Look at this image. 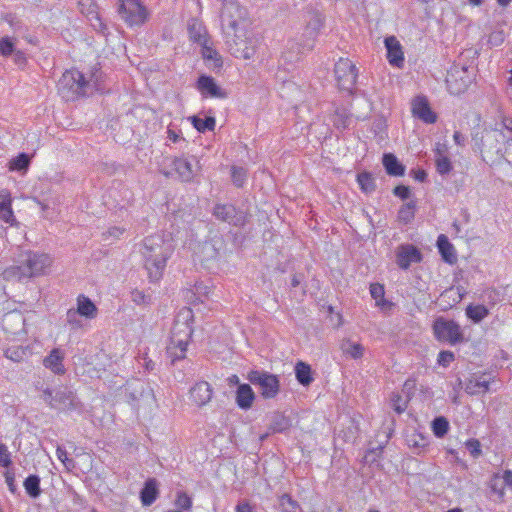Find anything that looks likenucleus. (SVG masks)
Masks as SVG:
<instances>
[{
  "label": "nucleus",
  "instance_id": "obj_1",
  "mask_svg": "<svg viewBox=\"0 0 512 512\" xmlns=\"http://www.w3.org/2000/svg\"><path fill=\"white\" fill-rule=\"evenodd\" d=\"M247 12L236 3L225 4L222 10V25L226 30L227 43L237 58L251 59L258 45V38L251 29Z\"/></svg>",
  "mask_w": 512,
  "mask_h": 512
},
{
  "label": "nucleus",
  "instance_id": "obj_2",
  "mask_svg": "<svg viewBox=\"0 0 512 512\" xmlns=\"http://www.w3.org/2000/svg\"><path fill=\"white\" fill-rule=\"evenodd\" d=\"M482 159L493 165L512 151V118L499 116L493 127L486 128L477 141Z\"/></svg>",
  "mask_w": 512,
  "mask_h": 512
},
{
  "label": "nucleus",
  "instance_id": "obj_3",
  "mask_svg": "<svg viewBox=\"0 0 512 512\" xmlns=\"http://www.w3.org/2000/svg\"><path fill=\"white\" fill-rule=\"evenodd\" d=\"M143 255L145 267L151 280H158L166 266V261L173 251V239L170 234L157 233L144 240Z\"/></svg>",
  "mask_w": 512,
  "mask_h": 512
},
{
  "label": "nucleus",
  "instance_id": "obj_4",
  "mask_svg": "<svg viewBox=\"0 0 512 512\" xmlns=\"http://www.w3.org/2000/svg\"><path fill=\"white\" fill-rule=\"evenodd\" d=\"M194 315L190 308L179 311L171 330L167 355L172 362L184 359L193 334Z\"/></svg>",
  "mask_w": 512,
  "mask_h": 512
},
{
  "label": "nucleus",
  "instance_id": "obj_5",
  "mask_svg": "<svg viewBox=\"0 0 512 512\" xmlns=\"http://www.w3.org/2000/svg\"><path fill=\"white\" fill-rule=\"evenodd\" d=\"M53 263L50 255L46 253L27 252L24 266H11L6 268L3 273V279L10 280L14 277H35L43 275Z\"/></svg>",
  "mask_w": 512,
  "mask_h": 512
},
{
  "label": "nucleus",
  "instance_id": "obj_6",
  "mask_svg": "<svg viewBox=\"0 0 512 512\" xmlns=\"http://www.w3.org/2000/svg\"><path fill=\"white\" fill-rule=\"evenodd\" d=\"M474 70L465 65L453 64L448 70L445 78L447 90L452 95L465 93L475 81Z\"/></svg>",
  "mask_w": 512,
  "mask_h": 512
},
{
  "label": "nucleus",
  "instance_id": "obj_7",
  "mask_svg": "<svg viewBox=\"0 0 512 512\" xmlns=\"http://www.w3.org/2000/svg\"><path fill=\"white\" fill-rule=\"evenodd\" d=\"M88 86V81L77 69L66 70L58 83V91L66 101H73L83 96Z\"/></svg>",
  "mask_w": 512,
  "mask_h": 512
},
{
  "label": "nucleus",
  "instance_id": "obj_8",
  "mask_svg": "<svg viewBox=\"0 0 512 512\" xmlns=\"http://www.w3.org/2000/svg\"><path fill=\"white\" fill-rule=\"evenodd\" d=\"M247 379L259 387L260 394L264 399H273L280 392V379L275 374L252 370L248 373Z\"/></svg>",
  "mask_w": 512,
  "mask_h": 512
},
{
  "label": "nucleus",
  "instance_id": "obj_9",
  "mask_svg": "<svg viewBox=\"0 0 512 512\" xmlns=\"http://www.w3.org/2000/svg\"><path fill=\"white\" fill-rule=\"evenodd\" d=\"M119 2V14L130 27L141 26L148 20V10L140 0H119Z\"/></svg>",
  "mask_w": 512,
  "mask_h": 512
},
{
  "label": "nucleus",
  "instance_id": "obj_10",
  "mask_svg": "<svg viewBox=\"0 0 512 512\" xmlns=\"http://www.w3.org/2000/svg\"><path fill=\"white\" fill-rule=\"evenodd\" d=\"M337 85L341 90L352 92L357 81V68L348 58H340L334 68Z\"/></svg>",
  "mask_w": 512,
  "mask_h": 512
},
{
  "label": "nucleus",
  "instance_id": "obj_11",
  "mask_svg": "<svg viewBox=\"0 0 512 512\" xmlns=\"http://www.w3.org/2000/svg\"><path fill=\"white\" fill-rule=\"evenodd\" d=\"M434 336L437 340L456 344L462 340L460 326L454 321L438 318L433 324Z\"/></svg>",
  "mask_w": 512,
  "mask_h": 512
},
{
  "label": "nucleus",
  "instance_id": "obj_12",
  "mask_svg": "<svg viewBox=\"0 0 512 512\" xmlns=\"http://www.w3.org/2000/svg\"><path fill=\"white\" fill-rule=\"evenodd\" d=\"M213 397V389L206 381H199L189 390V400L198 408L206 406Z\"/></svg>",
  "mask_w": 512,
  "mask_h": 512
},
{
  "label": "nucleus",
  "instance_id": "obj_13",
  "mask_svg": "<svg viewBox=\"0 0 512 512\" xmlns=\"http://www.w3.org/2000/svg\"><path fill=\"white\" fill-rule=\"evenodd\" d=\"M411 112L413 117L426 124H433L437 120L436 113L432 111L428 99L424 96H417L412 100Z\"/></svg>",
  "mask_w": 512,
  "mask_h": 512
},
{
  "label": "nucleus",
  "instance_id": "obj_14",
  "mask_svg": "<svg viewBox=\"0 0 512 512\" xmlns=\"http://www.w3.org/2000/svg\"><path fill=\"white\" fill-rule=\"evenodd\" d=\"M2 328L10 335H26L25 318L21 312L11 311L2 318Z\"/></svg>",
  "mask_w": 512,
  "mask_h": 512
},
{
  "label": "nucleus",
  "instance_id": "obj_15",
  "mask_svg": "<svg viewBox=\"0 0 512 512\" xmlns=\"http://www.w3.org/2000/svg\"><path fill=\"white\" fill-rule=\"evenodd\" d=\"M422 260L420 251L411 244L400 245L396 252V262L401 269H408L412 263Z\"/></svg>",
  "mask_w": 512,
  "mask_h": 512
},
{
  "label": "nucleus",
  "instance_id": "obj_16",
  "mask_svg": "<svg viewBox=\"0 0 512 512\" xmlns=\"http://www.w3.org/2000/svg\"><path fill=\"white\" fill-rule=\"evenodd\" d=\"M387 49V59L390 65L402 68L404 65V52L402 45L395 36H389L384 41Z\"/></svg>",
  "mask_w": 512,
  "mask_h": 512
},
{
  "label": "nucleus",
  "instance_id": "obj_17",
  "mask_svg": "<svg viewBox=\"0 0 512 512\" xmlns=\"http://www.w3.org/2000/svg\"><path fill=\"white\" fill-rule=\"evenodd\" d=\"M13 198L7 189L0 190V219L12 227L18 226V222L12 208Z\"/></svg>",
  "mask_w": 512,
  "mask_h": 512
},
{
  "label": "nucleus",
  "instance_id": "obj_18",
  "mask_svg": "<svg viewBox=\"0 0 512 512\" xmlns=\"http://www.w3.org/2000/svg\"><path fill=\"white\" fill-rule=\"evenodd\" d=\"M197 89L202 95L215 97V98H225L226 93L223 92L220 87L217 85L216 81L211 76L202 75L198 78L197 81Z\"/></svg>",
  "mask_w": 512,
  "mask_h": 512
},
{
  "label": "nucleus",
  "instance_id": "obj_19",
  "mask_svg": "<svg viewBox=\"0 0 512 512\" xmlns=\"http://www.w3.org/2000/svg\"><path fill=\"white\" fill-rule=\"evenodd\" d=\"M77 310L76 312L69 310L67 316L70 318L76 313L87 319H94L97 316L98 309L91 299L84 294L78 295L77 299Z\"/></svg>",
  "mask_w": 512,
  "mask_h": 512
},
{
  "label": "nucleus",
  "instance_id": "obj_20",
  "mask_svg": "<svg viewBox=\"0 0 512 512\" xmlns=\"http://www.w3.org/2000/svg\"><path fill=\"white\" fill-rule=\"evenodd\" d=\"M64 353L59 348L51 350L48 356L43 359V365L51 372L57 375H63L65 373V367L63 364Z\"/></svg>",
  "mask_w": 512,
  "mask_h": 512
},
{
  "label": "nucleus",
  "instance_id": "obj_21",
  "mask_svg": "<svg viewBox=\"0 0 512 512\" xmlns=\"http://www.w3.org/2000/svg\"><path fill=\"white\" fill-rule=\"evenodd\" d=\"M446 154V145L437 144L435 149V165L436 171L442 176L449 174L453 169L452 162Z\"/></svg>",
  "mask_w": 512,
  "mask_h": 512
},
{
  "label": "nucleus",
  "instance_id": "obj_22",
  "mask_svg": "<svg viewBox=\"0 0 512 512\" xmlns=\"http://www.w3.org/2000/svg\"><path fill=\"white\" fill-rule=\"evenodd\" d=\"M371 297L375 300V305L383 312L390 311L394 304L385 298L384 285L380 283H372L370 285Z\"/></svg>",
  "mask_w": 512,
  "mask_h": 512
},
{
  "label": "nucleus",
  "instance_id": "obj_23",
  "mask_svg": "<svg viewBox=\"0 0 512 512\" xmlns=\"http://www.w3.org/2000/svg\"><path fill=\"white\" fill-rule=\"evenodd\" d=\"M159 495L158 482L155 478H149L140 492V500L143 506H151Z\"/></svg>",
  "mask_w": 512,
  "mask_h": 512
},
{
  "label": "nucleus",
  "instance_id": "obj_24",
  "mask_svg": "<svg viewBox=\"0 0 512 512\" xmlns=\"http://www.w3.org/2000/svg\"><path fill=\"white\" fill-rule=\"evenodd\" d=\"M382 164L386 173L390 176L401 177L405 174V166L393 153H384Z\"/></svg>",
  "mask_w": 512,
  "mask_h": 512
},
{
  "label": "nucleus",
  "instance_id": "obj_25",
  "mask_svg": "<svg viewBox=\"0 0 512 512\" xmlns=\"http://www.w3.org/2000/svg\"><path fill=\"white\" fill-rule=\"evenodd\" d=\"M437 247L442 256V259L449 264H455L457 262V254L454 246L449 242L446 235L441 234L437 239Z\"/></svg>",
  "mask_w": 512,
  "mask_h": 512
},
{
  "label": "nucleus",
  "instance_id": "obj_26",
  "mask_svg": "<svg viewBox=\"0 0 512 512\" xmlns=\"http://www.w3.org/2000/svg\"><path fill=\"white\" fill-rule=\"evenodd\" d=\"M255 400V393L248 384H241L236 391V403L241 409L251 408Z\"/></svg>",
  "mask_w": 512,
  "mask_h": 512
},
{
  "label": "nucleus",
  "instance_id": "obj_27",
  "mask_svg": "<svg viewBox=\"0 0 512 512\" xmlns=\"http://www.w3.org/2000/svg\"><path fill=\"white\" fill-rule=\"evenodd\" d=\"M188 34L191 41L198 43L199 45L209 42L207 30L202 22L198 20H192L188 25Z\"/></svg>",
  "mask_w": 512,
  "mask_h": 512
},
{
  "label": "nucleus",
  "instance_id": "obj_28",
  "mask_svg": "<svg viewBox=\"0 0 512 512\" xmlns=\"http://www.w3.org/2000/svg\"><path fill=\"white\" fill-rule=\"evenodd\" d=\"M209 42H205L204 44L200 45L202 47L201 54L204 60L211 61L209 64L214 69H220L223 66L222 57L217 52L216 49H214Z\"/></svg>",
  "mask_w": 512,
  "mask_h": 512
},
{
  "label": "nucleus",
  "instance_id": "obj_29",
  "mask_svg": "<svg viewBox=\"0 0 512 512\" xmlns=\"http://www.w3.org/2000/svg\"><path fill=\"white\" fill-rule=\"evenodd\" d=\"M295 375L297 381L303 386H308L313 381L311 367L305 362L299 361L296 363Z\"/></svg>",
  "mask_w": 512,
  "mask_h": 512
},
{
  "label": "nucleus",
  "instance_id": "obj_30",
  "mask_svg": "<svg viewBox=\"0 0 512 512\" xmlns=\"http://www.w3.org/2000/svg\"><path fill=\"white\" fill-rule=\"evenodd\" d=\"M191 123L193 127L201 133H204L205 131H213L216 126V120L212 116L205 118L193 116L191 117Z\"/></svg>",
  "mask_w": 512,
  "mask_h": 512
},
{
  "label": "nucleus",
  "instance_id": "obj_31",
  "mask_svg": "<svg viewBox=\"0 0 512 512\" xmlns=\"http://www.w3.org/2000/svg\"><path fill=\"white\" fill-rule=\"evenodd\" d=\"M357 183L362 190V192L368 194L372 193L375 188V180L371 173L369 172H361L357 175Z\"/></svg>",
  "mask_w": 512,
  "mask_h": 512
},
{
  "label": "nucleus",
  "instance_id": "obj_32",
  "mask_svg": "<svg viewBox=\"0 0 512 512\" xmlns=\"http://www.w3.org/2000/svg\"><path fill=\"white\" fill-rule=\"evenodd\" d=\"M489 314V310L484 305H469L466 308V315L473 322L478 323Z\"/></svg>",
  "mask_w": 512,
  "mask_h": 512
},
{
  "label": "nucleus",
  "instance_id": "obj_33",
  "mask_svg": "<svg viewBox=\"0 0 512 512\" xmlns=\"http://www.w3.org/2000/svg\"><path fill=\"white\" fill-rule=\"evenodd\" d=\"M23 485H24L26 493L29 496L36 498L40 495V493H41L40 478L37 475H29L25 479Z\"/></svg>",
  "mask_w": 512,
  "mask_h": 512
},
{
  "label": "nucleus",
  "instance_id": "obj_34",
  "mask_svg": "<svg viewBox=\"0 0 512 512\" xmlns=\"http://www.w3.org/2000/svg\"><path fill=\"white\" fill-rule=\"evenodd\" d=\"M30 158L26 153H20L15 158L11 159L8 165L10 171L26 170L29 167Z\"/></svg>",
  "mask_w": 512,
  "mask_h": 512
},
{
  "label": "nucleus",
  "instance_id": "obj_35",
  "mask_svg": "<svg viewBox=\"0 0 512 512\" xmlns=\"http://www.w3.org/2000/svg\"><path fill=\"white\" fill-rule=\"evenodd\" d=\"M449 430V422L445 417H437L432 422V431L438 438H442Z\"/></svg>",
  "mask_w": 512,
  "mask_h": 512
},
{
  "label": "nucleus",
  "instance_id": "obj_36",
  "mask_svg": "<svg viewBox=\"0 0 512 512\" xmlns=\"http://www.w3.org/2000/svg\"><path fill=\"white\" fill-rule=\"evenodd\" d=\"M27 353L28 348L22 346L9 347L5 350V356L14 362L22 361L27 356Z\"/></svg>",
  "mask_w": 512,
  "mask_h": 512
},
{
  "label": "nucleus",
  "instance_id": "obj_37",
  "mask_svg": "<svg viewBox=\"0 0 512 512\" xmlns=\"http://www.w3.org/2000/svg\"><path fill=\"white\" fill-rule=\"evenodd\" d=\"M78 6L81 13L87 16H92L100 22V19L97 14V6L93 0H78Z\"/></svg>",
  "mask_w": 512,
  "mask_h": 512
},
{
  "label": "nucleus",
  "instance_id": "obj_38",
  "mask_svg": "<svg viewBox=\"0 0 512 512\" xmlns=\"http://www.w3.org/2000/svg\"><path fill=\"white\" fill-rule=\"evenodd\" d=\"M235 212L232 205L218 204L214 208V215L223 221H229Z\"/></svg>",
  "mask_w": 512,
  "mask_h": 512
},
{
  "label": "nucleus",
  "instance_id": "obj_39",
  "mask_svg": "<svg viewBox=\"0 0 512 512\" xmlns=\"http://www.w3.org/2000/svg\"><path fill=\"white\" fill-rule=\"evenodd\" d=\"M174 167L176 171L179 173L182 180L190 179L192 175V170L190 164L183 159H176L174 161Z\"/></svg>",
  "mask_w": 512,
  "mask_h": 512
},
{
  "label": "nucleus",
  "instance_id": "obj_40",
  "mask_svg": "<svg viewBox=\"0 0 512 512\" xmlns=\"http://www.w3.org/2000/svg\"><path fill=\"white\" fill-rule=\"evenodd\" d=\"M280 506L283 512H299L300 507L296 501H294L288 494H284L280 497Z\"/></svg>",
  "mask_w": 512,
  "mask_h": 512
},
{
  "label": "nucleus",
  "instance_id": "obj_41",
  "mask_svg": "<svg viewBox=\"0 0 512 512\" xmlns=\"http://www.w3.org/2000/svg\"><path fill=\"white\" fill-rule=\"evenodd\" d=\"M247 176V171L242 167L233 166L231 168V177L237 187H242Z\"/></svg>",
  "mask_w": 512,
  "mask_h": 512
},
{
  "label": "nucleus",
  "instance_id": "obj_42",
  "mask_svg": "<svg viewBox=\"0 0 512 512\" xmlns=\"http://www.w3.org/2000/svg\"><path fill=\"white\" fill-rule=\"evenodd\" d=\"M414 212L415 204L407 203L399 210L398 217L401 221L408 223L414 218Z\"/></svg>",
  "mask_w": 512,
  "mask_h": 512
},
{
  "label": "nucleus",
  "instance_id": "obj_43",
  "mask_svg": "<svg viewBox=\"0 0 512 512\" xmlns=\"http://www.w3.org/2000/svg\"><path fill=\"white\" fill-rule=\"evenodd\" d=\"M175 505L182 510H190L192 508V499L185 492H179L177 494Z\"/></svg>",
  "mask_w": 512,
  "mask_h": 512
},
{
  "label": "nucleus",
  "instance_id": "obj_44",
  "mask_svg": "<svg viewBox=\"0 0 512 512\" xmlns=\"http://www.w3.org/2000/svg\"><path fill=\"white\" fill-rule=\"evenodd\" d=\"M465 446L473 458H478L482 453L481 443L476 438H470V439L466 440Z\"/></svg>",
  "mask_w": 512,
  "mask_h": 512
},
{
  "label": "nucleus",
  "instance_id": "obj_45",
  "mask_svg": "<svg viewBox=\"0 0 512 512\" xmlns=\"http://www.w3.org/2000/svg\"><path fill=\"white\" fill-rule=\"evenodd\" d=\"M343 351L353 359H359L363 356V347L359 343H349L348 347L343 346Z\"/></svg>",
  "mask_w": 512,
  "mask_h": 512
},
{
  "label": "nucleus",
  "instance_id": "obj_46",
  "mask_svg": "<svg viewBox=\"0 0 512 512\" xmlns=\"http://www.w3.org/2000/svg\"><path fill=\"white\" fill-rule=\"evenodd\" d=\"M14 50V44L9 37H3L0 39V54L7 57L12 54Z\"/></svg>",
  "mask_w": 512,
  "mask_h": 512
},
{
  "label": "nucleus",
  "instance_id": "obj_47",
  "mask_svg": "<svg viewBox=\"0 0 512 512\" xmlns=\"http://www.w3.org/2000/svg\"><path fill=\"white\" fill-rule=\"evenodd\" d=\"M454 359H455V357H454L453 352L445 350V351H441L438 354L437 363L441 366L447 367L454 361Z\"/></svg>",
  "mask_w": 512,
  "mask_h": 512
},
{
  "label": "nucleus",
  "instance_id": "obj_48",
  "mask_svg": "<svg viewBox=\"0 0 512 512\" xmlns=\"http://www.w3.org/2000/svg\"><path fill=\"white\" fill-rule=\"evenodd\" d=\"M11 463V455L7 446L0 442V466L8 467L11 465Z\"/></svg>",
  "mask_w": 512,
  "mask_h": 512
},
{
  "label": "nucleus",
  "instance_id": "obj_49",
  "mask_svg": "<svg viewBox=\"0 0 512 512\" xmlns=\"http://www.w3.org/2000/svg\"><path fill=\"white\" fill-rule=\"evenodd\" d=\"M394 410L400 414L405 411L406 404L402 401V397L399 394H395L391 398Z\"/></svg>",
  "mask_w": 512,
  "mask_h": 512
},
{
  "label": "nucleus",
  "instance_id": "obj_50",
  "mask_svg": "<svg viewBox=\"0 0 512 512\" xmlns=\"http://www.w3.org/2000/svg\"><path fill=\"white\" fill-rule=\"evenodd\" d=\"M348 122H349L348 116H346L344 114H339V113L335 114V117L333 120V124L335 127L344 129L348 126Z\"/></svg>",
  "mask_w": 512,
  "mask_h": 512
},
{
  "label": "nucleus",
  "instance_id": "obj_51",
  "mask_svg": "<svg viewBox=\"0 0 512 512\" xmlns=\"http://www.w3.org/2000/svg\"><path fill=\"white\" fill-rule=\"evenodd\" d=\"M393 193L402 200H405L410 196V189L408 186L398 185L394 188Z\"/></svg>",
  "mask_w": 512,
  "mask_h": 512
},
{
  "label": "nucleus",
  "instance_id": "obj_52",
  "mask_svg": "<svg viewBox=\"0 0 512 512\" xmlns=\"http://www.w3.org/2000/svg\"><path fill=\"white\" fill-rule=\"evenodd\" d=\"M500 479L499 475L498 474H495L493 479H492V483H491V489L498 494V496L500 498H503L504 495H505V491H504V488L501 487V488H498L497 486V482L498 480Z\"/></svg>",
  "mask_w": 512,
  "mask_h": 512
},
{
  "label": "nucleus",
  "instance_id": "obj_53",
  "mask_svg": "<svg viewBox=\"0 0 512 512\" xmlns=\"http://www.w3.org/2000/svg\"><path fill=\"white\" fill-rule=\"evenodd\" d=\"M133 301L136 303H145L146 302V296L143 292L139 290H135L132 292Z\"/></svg>",
  "mask_w": 512,
  "mask_h": 512
},
{
  "label": "nucleus",
  "instance_id": "obj_54",
  "mask_svg": "<svg viewBox=\"0 0 512 512\" xmlns=\"http://www.w3.org/2000/svg\"><path fill=\"white\" fill-rule=\"evenodd\" d=\"M5 479H6V483L10 489L11 492H14L15 491V487H14V474L11 473V472H6L5 473Z\"/></svg>",
  "mask_w": 512,
  "mask_h": 512
},
{
  "label": "nucleus",
  "instance_id": "obj_55",
  "mask_svg": "<svg viewBox=\"0 0 512 512\" xmlns=\"http://www.w3.org/2000/svg\"><path fill=\"white\" fill-rule=\"evenodd\" d=\"M502 478H503L506 486L512 488V471L511 470H505L503 472Z\"/></svg>",
  "mask_w": 512,
  "mask_h": 512
},
{
  "label": "nucleus",
  "instance_id": "obj_56",
  "mask_svg": "<svg viewBox=\"0 0 512 512\" xmlns=\"http://www.w3.org/2000/svg\"><path fill=\"white\" fill-rule=\"evenodd\" d=\"M413 173H414L415 180H417L419 182L425 181V179L427 177V173L424 170H421V169L416 170Z\"/></svg>",
  "mask_w": 512,
  "mask_h": 512
},
{
  "label": "nucleus",
  "instance_id": "obj_57",
  "mask_svg": "<svg viewBox=\"0 0 512 512\" xmlns=\"http://www.w3.org/2000/svg\"><path fill=\"white\" fill-rule=\"evenodd\" d=\"M236 512H252V507L249 503H242L236 506Z\"/></svg>",
  "mask_w": 512,
  "mask_h": 512
},
{
  "label": "nucleus",
  "instance_id": "obj_58",
  "mask_svg": "<svg viewBox=\"0 0 512 512\" xmlns=\"http://www.w3.org/2000/svg\"><path fill=\"white\" fill-rule=\"evenodd\" d=\"M56 455L58 457V459L65 464L66 460H67V453L64 449L62 448H57L56 450Z\"/></svg>",
  "mask_w": 512,
  "mask_h": 512
},
{
  "label": "nucleus",
  "instance_id": "obj_59",
  "mask_svg": "<svg viewBox=\"0 0 512 512\" xmlns=\"http://www.w3.org/2000/svg\"><path fill=\"white\" fill-rule=\"evenodd\" d=\"M167 137L170 141H172L173 143H176L178 140H179V135L176 131L172 130V129H168L167 131Z\"/></svg>",
  "mask_w": 512,
  "mask_h": 512
},
{
  "label": "nucleus",
  "instance_id": "obj_60",
  "mask_svg": "<svg viewBox=\"0 0 512 512\" xmlns=\"http://www.w3.org/2000/svg\"><path fill=\"white\" fill-rule=\"evenodd\" d=\"M227 381H228V384H229L230 386H234V385H238V386H239V385H240V384H239V377H238L237 375H235V374H234V375L229 376V377L227 378Z\"/></svg>",
  "mask_w": 512,
  "mask_h": 512
},
{
  "label": "nucleus",
  "instance_id": "obj_61",
  "mask_svg": "<svg viewBox=\"0 0 512 512\" xmlns=\"http://www.w3.org/2000/svg\"><path fill=\"white\" fill-rule=\"evenodd\" d=\"M44 395H45V400L49 403L50 406L53 407L54 404L52 403V393L49 390H45Z\"/></svg>",
  "mask_w": 512,
  "mask_h": 512
},
{
  "label": "nucleus",
  "instance_id": "obj_62",
  "mask_svg": "<svg viewBox=\"0 0 512 512\" xmlns=\"http://www.w3.org/2000/svg\"><path fill=\"white\" fill-rule=\"evenodd\" d=\"M155 367V363L151 360L145 362V368L146 370L150 371L153 370Z\"/></svg>",
  "mask_w": 512,
  "mask_h": 512
},
{
  "label": "nucleus",
  "instance_id": "obj_63",
  "mask_svg": "<svg viewBox=\"0 0 512 512\" xmlns=\"http://www.w3.org/2000/svg\"><path fill=\"white\" fill-rule=\"evenodd\" d=\"M497 3L502 6V7H506L509 5V3L511 2V0H496Z\"/></svg>",
  "mask_w": 512,
  "mask_h": 512
},
{
  "label": "nucleus",
  "instance_id": "obj_64",
  "mask_svg": "<svg viewBox=\"0 0 512 512\" xmlns=\"http://www.w3.org/2000/svg\"><path fill=\"white\" fill-rule=\"evenodd\" d=\"M469 3L472 6H480L483 3V0H469Z\"/></svg>",
  "mask_w": 512,
  "mask_h": 512
}]
</instances>
